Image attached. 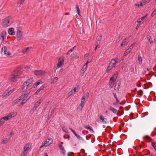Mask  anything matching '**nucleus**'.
I'll return each mask as SVG.
<instances>
[{
	"instance_id": "f257e3e1",
	"label": "nucleus",
	"mask_w": 156,
	"mask_h": 156,
	"mask_svg": "<svg viewBox=\"0 0 156 156\" xmlns=\"http://www.w3.org/2000/svg\"><path fill=\"white\" fill-rule=\"evenodd\" d=\"M23 70L21 68H18L17 70L15 71L11 75L10 80L13 82H16L20 78V76L23 74Z\"/></svg>"
},
{
	"instance_id": "f03ea898",
	"label": "nucleus",
	"mask_w": 156,
	"mask_h": 156,
	"mask_svg": "<svg viewBox=\"0 0 156 156\" xmlns=\"http://www.w3.org/2000/svg\"><path fill=\"white\" fill-rule=\"evenodd\" d=\"M12 23V17L11 16H8L4 18L2 21V25L5 27L10 26Z\"/></svg>"
},
{
	"instance_id": "7ed1b4c3",
	"label": "nucleus",
	"mask_w": 156,
	"mask_h": 156,
	"mask_svg": "<svg viewBox=\"0 0 156 156\" xmlns=\"http://www.w3.org/2000/svg\"><path fill=\"white\" fill-rule=\"evenodd\" d=\"M118 58H115V59H112L109 63L113 68H115L119 65V62L117 61Z\"/></svg>"
},
{
	"instance_id": "20e7f679",
	"label": "nucleus",
	"mask_w": 156,
	"mask_h": 156,
	"mask_svg": "<svg viewBox=\"0 0 156 156\" xmlns=\"http://www.w3.org/2000/svg\"><path fill=\"white\" fill-rule=\"evenodd\" d=\"M2 53L7 56H9L11 55L10 52L7 51V48L5 46H4L2 47Z\"/></svg>"
},
{
	"instance_id": "39448f33",
	"label": "nucleus",
	"mask_w": 156,
	"mask_h": 156,
	"mask_svg": "<svg viewBox=\"0 0 156 156\" xmlns=\"http://www.w3.org/2000/svg\"><path fill=\"white\" fill-rule=\"evenodd\" d=\"M52 142V140L51 138L50 139H47L46 140V141L41 146V147L44 146H47L49 145Z\"/></svg>"
},
{
	"instance_id": "423d86ee",
	"label": "nucleus",
	"mask_w": 156,
	"mask_h": 156,
	"mask_svg": "<svg viewBox=\"0 0 156 156\" xmlns=\"http://www.w3.org/2000/svg\"><path fill=\"white\" fill-rule=\"evenodd\" d=\"M44 71L41 70H35L34 72V74L37 76H43L44 75Z\"/></svg>"
},
{
	"instance_id": "0eeeda50",
	"label": "nucleus",
	"mask_w": 156,
	"mask_h": 156,
	"mask_svg": "<svg viewBox=\"0 0 156 156\" xmlns=\"http://www.w3.org/2000/svg\"><path fill=\"white\" fill-rule=\"evenodd\" d=\"M17 37L18 40H20L23 38L22 34L21 31L19 29H17Z\"/></svg>"
},
{
	"instance_id": "6e6552de",
	"label": "nucleus",
	"mask_w": 156,
	"mask_h": 156,
	"mask_svg": "<svg viewBox=\"0 0 156 156\" xmlns=\"http://www.w3.org/2000/svg\"><path fill=\"white\" fill-rule=\"evenodd\" d=\"M30 147L31 145L30 144H26L23 148V152L27 154V151L30 149Z\"/></svg>"
},
{
	"instance_id": "1a4fd4ad",
	"label": "nucleus",
	"mask_w": 156,
	"mask_h": 156,
	"mask_svg": "<svg viewBox=\"0 0 156 156\" xmlns=\"http://www.w3.org/2000/svg\"><path fill=\"white\" fill-rule=\"evenodd\" d=\"M42 101V99H40L37 102H36L34 105V107L33 108V110L34 111L35 110L36 108L38 107Z\"/></svg>"
},
{
	"instance_id": "9d476101",
	"label": "nucleus",
	"mask_w": 156,
	"mask_h": 156,
	"mask_svg": "<svg viewBox=\"0 0 156 156\" xmlns=\"http://www.w3.org/2000/svg\"><path fill=\"white\" fill-rule=\"evenodd\" d=\"M100 120L101 121V122L104 124H106L108 123V121L107 119L105 118L103 115H101L100 117Z\"/></svg>"
},
{
	"instance_id": "9b49d317",
	"label": "nucleus",
	"mask_w": 156,
	"mask_h": 156,
	"mask_svg": "<svg viewBox=\"0 0 156 156\" xmlns=\"http://www.w3.org/2000/svg\"><path fill=\"white\" fill-rule=\"evenodd\" d=\"M2 41H5L6 37V33L5 31H2L0 35Z\"/></svg>"
},
{
	"instance_id": "f8f14e48",
	"label": "nucleus",
	"mask_w": 156,
	"mask_h": 156,
	"mask_svg": "<svg viewBox=\"0 0 156 156\" xmlns=\"http://www.w3.org/2000/svg\"><path fill=\"white\" fill-rule=\"evenodd\" d=\"M44 81V79H41L40 80H39L38 82L36 83L34 85H33V87L34 88L36 87L39 84H42L43 83Z\"/></svg>"
},
{
	"instance_id": "ddd939ff",
	"label": "nucleus",
	"mask_w": 156,
	"mask_h": 156,
	"mask_svg": "<svg viewBox=\"0 0 156 156\" xmlns=\"http://www.w3.org/2000/svg\"><path fill=\"white\" fill-rule=\"evenodd\" d=\"M13 90H5V93H4V96H7L10 94L13 91Z\"/></svg>"
},
{
	"instance_id": "4468645a",
	"label": "nucleus",
	"mask_w": 156,
	"mask_h": 156,
	"mask_svg": "<svg viewBox=\"0 0 156 156\" xmlns=\"http://www.w3.org/2000/svg\"><path fill=\"white\" fill-rule=\"evenodd\" d=\"M27 85V83H26V82L24 83L22 86V89L23 91H24L29 88V86Z\"/></svg>"
},
{
	"instance_id": "2eb2a0df",
	"label": "nucleus",
	"mask_w": 156,
	"mask_h": 156,
	"mask_svg": "<svg viewBox=\"0 0 156 156\" xmlns=\"http://www.w3.org/2000/svg\"><path fill=\"white\" fill-rule=\"evenodd\" d=\"M59 147L63 155L66 154V151L63 147L61 145H59Z\"/></svg>"
},
{
	"instance_id": "dca6fc26",
	"label": "nucleus",
	"mask_w": 156,
	"mask_h": 156,
	"mask_svg": "<svg viewBox=\"0 0 156 156\" xmlns=\"http://www.w3.org/2000/svg\"><path fill=\"white\" fill-rule=\"evenodd\" d=\"M12 117V114L10 113L7 116L3 117L2 118L5 121H7L11 118Z\"/></svg>"
},
{
	"instance_id": "f3484780",
	"label": "nucleus",
	"mask_w": 156,
	"mask_h": 156,
	"mask_svg": "<svg viewBox=\"0 0 156 156\" xmlns=\"http://www.w3.org/2000/svg\"><path fill=\"white\" fill-rule=\"evenodd\" d=\"M8 33L9 34L11 35H13L15 34L14 31V29L12 28H9V29Z\"/></svg>"
},
{
	"instance_id": "a211bd4d",
	"label": "nucleus",
	"mask_w": 156,
	"mask_h": 156,
	"mask_svg": "<svg viewBox=\"0 0 156 156\" xmlns=\"http://www.w3.org/2000/svg\"><path fill=\"white\" fill-rule=\"evenodd\" d=\"M108 109L109 110L112 111L114 113H117V110L111 106H109L108 108Z\"/></svg>"
},
{
	"instance_id": "6ab92c4d",
	"label": "nucleus",
	"mask_w": 156,
	"mask_h": 156,
	"mask_svg": "<svg viewBox=\"0 0 156 156\" xmlns=\"http://www.w3.org/2000/svg\"><path fill=\"white\" fill-rule=\"evenodd\" d=\"M33 81V78H31L29 79L26 82V83H27V85H29V87L30 86V84L32 83Z\"/></svg>"
},
{
	"instance_id": "aec40b11",
	"label": "nucleus",
	"mask_w": 156,
	"mask_h": 156,
	"mask_svg": "<svg viewBox=\"0 0 156 156\" xmlns=\"http://www.w3.org/2000/svg\"><path fill=\"white\" fill-rule=\"evenodd\" d=\"M63 60L62 59L61 60H58V62L57 65V67H56V69H58L59 67H60L62 64V63L63 62Z\"/></svg>"
},
{
	"instance_id": "412c9836",
	"label": "nucleus",
	"mask_w": 156,
	"mask_h": 156,
	"mask_svg": "<svg viewBox=\"0 0 156 156\" xmlns=\"http://www.w3.org/2000/svg\"><path fill=\"white\" fill-rule=\"evenodd\" d=\"M113 68V67H112V66L110 65V64H109L106 69L107 73H108L110 72V70H111Z\"/></svg>"
},
{
	"instance_id": "4be33fe9",
	"label": "nucleus",
	"mask_w": 156,
	"mask_h": 156,
	"mask_svg": "<svg viewBox=\"0 0 156 156\" xmlns=\"http://www.w3.org/2000/svg\"><path fill=\"white\" fill-rule=\"evenodd\" d=\"M147 0H142L141 2L140 3V5L141 6H142L146 4L147 3Z\"/></svg>"
},
{
	"instance_id": "5701e85b",
	"label": "nucleus",
	"mask_w": 156,
	"mask_h": 156,
	"mask_svg": "<svg viewBox=\"0 0 156 156\" xmlns=\"http://www.w3.org/2000/svg\"><path fill=\"white\" fill-rule=\"evenodd\" d=\"M127 40H128L127 38H125L124 40L121 44V46H123L124 45L126 44L127 43Z\"/></svg>"
},
{
	"instance_id": "b1692460",
	"label": "nucleus",
	"mask_w": 156,
	"mask_h": 156,
	"mask_svg": "<svg viewBox=\"0 0 156 156\" xmlns=\"http://www.w3.org/2000/svg\"><path fill=\"white\" fill-rule=\"evenodd\" d=\"M147 15L141 17V18H140L138 19V20L137 21V22H140L142 21L147 16Z\"/></svg>"
},
{
	"instance_id": "393cba45",
	"label": "nucleus",
	"mask_w": 156,
	"mask_h": 156,
	"mask_svg": "<svg viewBox=\"0 0 156 156\" xmlns=\"http://www.w3.org/2000/svg\"><path fill=\"white\" fill-rule=\"evenodd\" d=\"M116 102L115 103H113V104L114 105H123V104H121V102H119V101L117 99V100H116Z\"/></svg>"
},
{
	"instance_id": "a878e982",
	"label": "nucleus",
	"mask_w": 156,
	"mask_h": 156,
	"mask_svg": "<svg viewBox=\"0 0 156 156\" xmlns=\"http://www.w3.org/2000/svg\"><path fill=\"white\" fill-rule=\"evenodd\" d=\"M8 141V139L7 138H4L2 141V143L4 144L7 143Z\"/></svg>"
},
{
	"instance_id": "bb28decb",
	"label": "nucleus",
	"mask_w": 156,
	"mask_h": 156,
	"mask_svg": "<svg viewBox=\"0 0 156 156\" xmlns=\"http://www.w3.org/2000/svg\"><path fill=\"white\" fill-rule=\"evenodd\" d=\"M25 0H19V2H18V7H20L22 3Z\"/></svg>"
},
{
	"instance_id": "cd10ccee",
	"label": "nucleus",
	"mask_w": 156,
	"mask_h": 156,
	"mask_svg": "<svg viewBox=\"0 0 156 156\" xmlns=\"http://www.w3.org/2000/svg\"><path fill=\"white\" fill-rule=\"evenodd\" d=\"M118 76V73L117 72H116L113 75L112 77L116 79L117 76Z\"/></svg>"
},
{
	"instance_id": "c85d7f7f",
	"label": "nucleus",
	"mask_w": 156,
	"mask_h": 156,
	"mask_svg": "<svg viewBox=\"0 0 156 156\" xmlns=\"http://www.w3.org/2000/svg\"><path fill=\"white\" fill-rule=\"evenodd\" d=\"M87 67V63H86L83 66L82 69L81 70V72H82V70H83V69H85Z\"/></svg>"
},
{
	"instance_id": "c756f323",
	"label": "nucleus",
	"mask_w": 156,
	"mask_h": 156,
	"mask_svg": "<svg viewBox=\"0 0 156 156\" xmlns=\"http://www.w3.org/2000/svg\"><path fill=\"white\" fill-rule=\"evenodd\" d=\"M130 52L127 49L124 53V56H126Z\"/></svg>"
},
{
	"instance_id": "7c9ffc66",
	"label": "nucleus",
	"mask_w": 156,
	"mask_h": 156,
	"mask_svg": "<svg viewBox=\"0 0 156 156\" xmlns=\"http://www.w3.org/2000/svg\"><path fill=\"white\" fill-rule=\"evenodd\" d=\"M114 85V83L113 82L110 81L109 84V87L110 88H112Z\"/></svg>"
},
{
	"instance_id": "2f4dec72",
	"label": "nucleus",
	"mask_w": 156,
	"mask_h": 156,
	"mask_svg": "<svg viewBox=\"0 0 156 156\" xmlns=\"http://www.w3.org/2000/svg\"><path fill=\"white\" fill-rule=\"evenodd\" d=\"M138 61L140 63V64L141 63L142 61V59H141V56H140V55H138Z\"/></svg>"
},
{
	"instance_id": "473e14b6",
	"label": "nucleus",
	"mask_w": 156,
	"mask_h": 156,
	"mask_svg": "<svg viewBox=\"0 0 156 156\" xmlns=\"http://www.w3.org/2000/svg\"><path fill=\"white\" fill-rule=\"evenodd\" d=\"M138 94L142 96L143 95V91L141 90H139L138 91Z\"/></svg>"
},
{
	"instance_id": "72a5a7b5",
	"label": "nucleus",
	"mask_w": 156,
	"mask_h": 156,
	"mask_svg": "<svg viewBox=\"0 0 156 156\" xmlns=\"http://www.w3.org/2000/svg\"><path fill=\"white\" fill-rule=\"evenodd\" d=\"M101 35H98L97 38V39L98 41H100L101 39Z\"/></svg>"
},
{
	"instance_id": "f704fd0d",
	"label": "nucleus",
	"mask_w": 156,
	"mask_h": 156,
	"mask_svg": "<svg viewBox=\"0 0 156 156\" xmlns=\"http://www.w3.org/2000/svg\"><path fill=\"white\" fill-rule=\"evenodd\" d=\"M144 137L146 139L148 140H150V141H151L152 139L150 138V137L148 136H144Z\"/></svg>"
},
{
	"instance_id": "c9c22d12",
	"label": "nucleus",
	"mask_w": 156,
	"mask_h": 156,
	"mask_svg": "<svg viewBox=\"0 0 156 156\" xmlns=\"http://www.w3.org/2000/svg\"><path fill=\"white\" fill-rule=\"evenodd\" d=\"M89 94L88 93H86L84 96L82 97L83 98H85L86 99V98H88L89 96Z\"/></svg>"
},
{
	"instance_id": "e433bc0d",
	"label": "nucleus",
	"mask_w": 156,
	"mask_h": 156,
	"mask_svg": "<svg viewBox=\"0 0 156 156\" xmlns=\"http://www.w3.org/2000/svg\"><path fill=\"white\" fill-rule=\"evenodd\" d=\"M29 49V48H26L24 49L23 50L22 53L24 54L26 53V51Z\"/></svg>"
},
{
	"instance_id": "4c0bfd02",
	"label": "nucleus",
	"mask_w": 156,
	"mask_h": 156,
	"mask_svg": "<svg viewBox=\"0 0 156 156\" xmlns=\"http://www.w3.org/2000/svg\"><path fill=\"white\" fill-rule=\"evenodd\" d=\"M152 146L155 149L156 147V143L155 142H152L151 144Z\"/></svg>"
},
{
	"instance_id": "58836bf2",
	"label": "nucleus",
	"mask_w": 156,
	"mask_h": 156,
	"mask_svg": "<svg viewBox=\"0 0 156 156\" xmlns=\"http://www.w3.org/2000/svg\"><path fill=\"white\" fill-rule=\"evenodd\" d=\"M151 37L150 36H148L147 37V39H148V41L150 42V44H152L153 43L151 39Z\"/></svg>"
},
{
	"instance_id": "ea45409f",
	"label": "nucleus",
	"mask_w": 156,
	"mask_h": 156,
	"mask_svg": "<svg viewBox=\"0 0 156 156\" xmlns=\"http://www.w3.org/2000/svg\"><path fill=\"white\" fill-rule=\"evenodd\" d=\"M5 121L2 118L1 119H0V124L1 125H2L5 122Z\"/></svg>"
},
{
	"instance_id": "a19ab883",
	"label": "nucleus",
	"mask_w": 156,
	"mask_h": 156,
	"mask_svg": "<svg viewBox=\"0 0 156 156\" xmlns=\"http://www.w3.org/2000/svg\"><path fill=\"white\" fill-rule=\"evenodd\" d=\"M79 141L81 143H84L85 142V141L81 137V138L79 140Z\"/></svg>"
},
{
	"instance_id": "79ce46f5",
	"label": "nucleus",
	"mask_w": 156,
	"mask_h": 156,
	"mask_svg": "<svg viewBox=\"0 0 156 156\" xmlns=\"http://www.w3.org/2000/svg\"><path fill=\"white\" fill-rule=\"evenodd\" d=\"M84 102H82L81 101V104L80 105V109H81L84 106Z\"/></svg>"
},
{
	"instance_id": "37998d69",
	"label": "nucleus",
	"mask_w": 156,
	"mask_h": 156,
	"mask_svg": "<svg viewBox=\"0 0 156 156\" xmlns=\"http://www.w3.org/2000/svg\"><path fill=\"white\" fill-rule=\"evenodd\" d=\"M62 130L64 132L66 133H68V129L66 128L63 127L62 129Z\"/></svg>"
},
{
	"instance_id": "c03bdc74",
	"label": "nucleus",
	"mask_w": 156,
	"mask_h": 156,
	"mask_svg": "<svg viewBox=\"0 0 156 156\" xmlns=\"http://www.w3.org/2000/svg\"><path fill=\"white\" fill-rule=\"evenodd\" d=\"M52 80L54 82H56L58 80V78L57 77L54 78Z\"/></svg>"
},
{
	"instance_id": "a18cd8bd",
	"label": "nucleus",
	"mask_w": 156,
	"mask_h": 156,
	"mask_svg": "<svg viewBox=\"0 0 156 156\" xmlns=\"http://www.w3.org/2000/svg\"><path fill=\"white\" fill-rule=\"evenodd\" d=\"M116 79L115 78H114L113 77H111V78L110 79V81L111 82H114L116 80Z\"/></svg>"
},
{
	"instance_id": "49530a36",
	"label": "nucleus",
	"mask_w": 156,
	"mask_h": 156,
	"mask_svg": "<svg viewBox=\"0 0 156 156\" xmlns=\"http://www.w3.org/2000/svg\"><path fill=\"white\" fill-rule=\"evenodd\" d=\"M27 95V94H24L23 95H22L21 96H20V97L19 98L21 100V99H23L25 96Z\"/></svg>"
},
{
	"instance_id": "de8ad7c7",
	"label": "nucleus",
	"mask_w": 156,
	"mask_h": 156,
	"mask_svg": "<svg viewBox=\"0 0 156 156\" xmlns=\"http://www.w3.org/2000/svg\"><path fill=\"white\" fill-rule=\"evenodd\" d=\"M156 14V9H155L152 12L151 16H153Z\"/></svg>"
},
{
	"instance_id": "09e8293b",
	"label": "nucleus",
	"mask_w": 156,
	"mask_h": 156,
	"mask_svg": "<svg viewBox=\"0 0 156 156\" xmlns=\"http://www.w3.org/2000/svg\"><path fill=\"white\" fill-rule=\"evenodd\" d=\"M27 101V100L24 99L22 101L21 103V105H23L24 103H25L26 101Z\"/></svg>"
},
{
	"instance_id": "8fccbe9b",
	"label": "nucleus",
	"mask_w": 156,
	"mask_h": 156,
	"mask_svg": "<svg viewBox=\"0 0 156 156\" xmlns=\"http://www.w3.org/2000/svg\"><path fill=\"white\" fill-rule=\"evenodd\" d=\"M133 45H131L129 47V48H128V49H127L128 50H129V51H130L132 50V49H133Z\"/></svg>"
},
{
	"instance_id": "3c124183",
	"label": "nucleus",
	"mask_w": 156,
	"mask_h": 156,
	"mask_svg": "<svg viewBox=\"0 0 156 156\" xmlns=\"http://www.w3.org/2000/svg\"><path fill=\"white\" fill-rule=\"evenodd\" d=\"M53 112V110H52L51 112H50V111H49V113H48V116H51L52 115V113Z\"/></svg>"
},
{
	"instance_id": "603ef678",
	"label": "nucleus",
	"mask_w": 156,
	"mask_h": 156,
	"mask_svg": "<svg viewBox=\"0 0 156 156\" xmlns=\"http://www.w3.org/2000/svg\"><path fill=\"white\" fill-rule=\"evenodd\" d=\"M76 7L77 12H80V9H79L78 6L77 5H76Z\"/></svg>"
},
{
	"instance_id": "864d4df0",
	"label": "nucleus",
	"mask_w": 156,
	"mask_h": 156,
	"mask_svg": "<svg viewBox=\"0 0 156 156\" xmlns=\"http://www.w3.org/2000/svg\"><path fill=\"white\" fill-rule=\"evenodd\" d=\"M123 60V59H121V58H120L118 60H117V61L119 62V64L120 63L122 62V61Z\"/></svg>"
},
{
	"instance_id": "5fc2aeb1",
	"label": "nucleus",
	"mask_w": 156,
	"mask_h": 156,
	"mask_svg": "<svg viewBox=\"0 0 156 156\" xmlns=\"http://www.w3.org/2000/svg\"><path fill=\"white\" fill-rule=\"evenodd\" d=\"M84 127L85 128L89 130H90L91 128L90 126H85Z\"/></svg>"
},
{
	"instance_id": "6e6d98bb",
	"label": "nucleus",
	"mask_w": 156,
	"mask_h": 156,
	"mask_svg": "<svg viewBox=\"0 0 156 156\" xmlns=\"http://www.w3.org/2000/svg\"><path fill=\"white\" fill-rule=\"evenodd\" d=\"M27 154L22 152V153L21 154L20 156H26Z\"/></svg>"
},
{
	"instance_id": "4d7b16f0",
	"label": "nucleus",
	"mask_w": 156,
	"mask_h": 156,
	"mask_svg": "<svg viewBox=\"0 0 156 156\" xmlns=\"http://www.w3.org/2000/svg\"><path fill=\"white\" fill-rule=\"evenodd\" d=\"M76 47V46H74L73 48H72L69 51V52H72L74 48Z\"/></svg>"
},
{
	"instance_id": "13d9d810",
	"label": "nucleus",
	"mask_w": 156,
	"mask_h": 156,
	"mask_svg": "<svg viewBox=\"0 0 156 156\" xmlns=\"http://www.w3.org/2000/svg\"><path fill=\"white\" fill-rule=\"evenodd\" d=\"M113 94L114 96V98H115V99L117 100V96H116V94L114 93H113Z\"/></svg>"
},
{
	"instance_id": "bf43d9fd",
	"label": "nucleus",
	"mask_w": 156,
	"mask_h": 156,
	"mask_svg": "<svg viewBox=\"0 0 156 156\" xmlns=\"http://www.w3.org/2000/svg\"><path fill=\"white\" fill-rule=\"evenodd\" d=\"M40 90H41L39 88L35 92V94H38V93L40 92Z\"/></svg>"
},
{
	"instance_id": "052dcab7",
	"label": "nucleus",
	"mask_w": 156,
	"mask_h": 156,
	"mask_svg": "<svg viewBox=\"0 0 156 156\" xmlns=\"http://www.w3.org/2000/svg\"><path fill=\"white\" fill-rule=\"evenodd\" d=\"M78 139L79 140L80 138L81 137L80 135H78L77 136H76Z\"/></svg>"
},
{
	"instance_id": "680f3d73",
	"label": "nucleus",
	"mask_w": 156,
	"mask_h": 156,
	"mask_svg": "<svg viewBox=\"0 0 156 156\" xmlns=\"http://www.w3.org/2000/svg\"><path fill=\"white\" fill-rule=\"evenodd\" d=\"M89 130L91 133H94V131L91 128Z\"/></svg>"
},
{
	"instance_id": "e2e57ef3",
	"label": "nucleus",
	"mask_w": 156,
	"mask_h": 156,
	"mask_svg": "<svg viewBox=\"0 0 156 156\" xmlns=\"http://www.w3.org/2000/svg\"><path fill=\"white\" fill-rule=\"evenodd\" d=\"M78 90V88L77 87H75L74 88L73 91L74 92H75L76 91H77Z\"/></svg>"
},
{
	"instance_id": "0e129e2a",
	"label": "nucleus",
	"mask_w": 156,
	"mask_h": 156,
	"mask_svg": "<svg viewBox=\"0 0 156 156\" xmlns=\"http://www.w3.org/2000/svg\"><path fill=\"white\" fill-rule=\"evenodd\" d=\"M85 99L84 98H82V99H81V101L82 102H85Z\"/></svg>"
},
{
	"instance_id": "69168bd1",
	"label": "nucleus",
	"mask_w": 156,
	"mask_h": 156,
	"mask_svg": "<svg viewBox=\"0 0 156 156\" xmlns=\"http://www.w3.org/2000/svg\"><path fill=\"white\" fill-rule=\"evenodd\" d=\"M30 98V96L28 97V96H27L26 97V98H25L24 99H26V100H27H27H28V99H29Z\"/></svg>"
},
{
	"instance_id": "338daca9",
	"label": "nucleus",
	"mask_w": 156,
	"mask_h": 156,
	"mask_svg": "<svg viewBox=\"0 0 156 156\" xmlns=\"http://www.w3.org/2000/svg\"><path fill=\"white\" fill-rule=\"evenodd\" d=\"M99 43L100 41H97L96 42V46H98L99 45Z\"/></svg>"
},
{
	"instance_id": "774afa93",
	"label": "nucleus",
	"mask_w": 156,
	"mask_h": 156,
	"mask_svg": "<svg viewBox=\"0 0 156 156\" xmlns=\"http://www.w3.org/2000/svg\"><path fill=\"white\" fill-rule=\"evenodd\" d=\"M44 88V87L43 86H41L40 88H39V89L41 90H43Z\"/></svg>"
}]
</instances>
